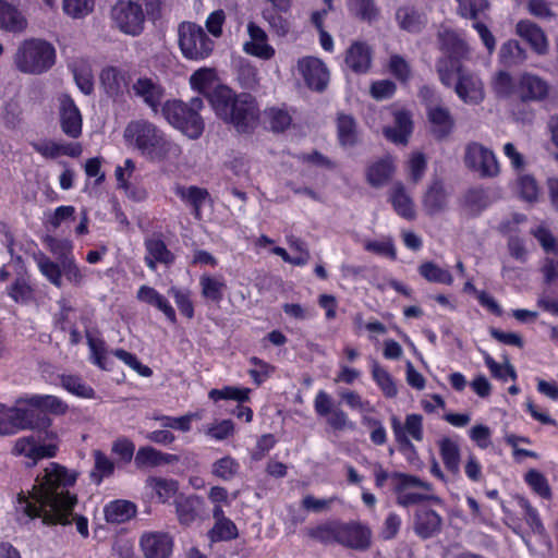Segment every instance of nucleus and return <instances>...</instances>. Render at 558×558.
Returning <instances> with one entry per match:
<instances>
[{
	"mask_svg": "<svg viewBox=\"0 0 558 558\" xmlns=\"http://www.w3.org/2000/svg\"><path fill=\"white\" fill-rule=\"evenodd\" d=\"M215 80V72L211 69L203 68L195 71L190 77L191 86L199 92L201 94H206L209 90L210 85Z\"/></svg>",
	"mask_w": 558,
	"mask_h": 558,
	"instance_id": "e2e57ef3",
	"label": "nucleus"
},
{
	"mask_svg": "<svg viewBox=\"0 0 558 558\" xmlns=\"http://www.w3.org/2000/svg\"><path fill=\"white\" fill-rule=\"evenodd\" d=\"M525 482L533 488V490L543 498H550L551 490L546 477L537 470L531 469L526 472Z\"/></svg>",
	"mask_w": 558,
	"mask_h": 558,
	"instance_id": "680f3d73",
	"label": "nucleus"
},
{
	"mask_svg": "<svg viewBox=\"0 0 558 558\" xmlns=\"http://www.w3.org/2000/svg\"><path fill=\"white\" fill-rule=\"evenodd\" d=\"M395 128H386L384 133L387 138L396 144H407L412 132V120L407 111H398L395 114Z\"/></svg>",
	"mask_w": 558,
	"mask_h": 558,
	"instance_id": "e433bc0d",
	"label": "nucleus"
},
{
	"mask_svg": "<svg viewBox=\"0 0 558 558\" xmlns=\"http://www.w3.org/2000/svg\"><path fill=\"white\" fill-rule=\"evenodd\" d=\"M234 94L235 92L227 85H217L206 94L210 107L222 121L228 117H232L230 108L233 102Z\"/></svg>",
	"mask_w": 558,
	"mask_h": 558,
	"instance_id": "a878e982",
	"label": "nucleus"
},
{
	"mask_svg": "<svg viewBox=\"0 0 558 558\" xmlns=\"http://www.w3.org/2000/svg\"><path fill=\"white\" fill-rule=\"evenodd\" d=\"M40 272L57 288L62 287L61 263L52 262L48 256L40 254L36 257Z\"/></svg>",
	"mask_w": 558,
	"mask_h": 558,
	"instance_id": "49530a36",
	"label": "nucleus"
},
{
	"mask_svg": "<svg viewBox=\"0 0 558 558\" xmlns=\"http://www.w3.org/2000/svg\"><path fill=\"white\" fill-rule=\"evenodd\" d=\"M372 377L386 398H395L398 395V388L393 378L376 361H374L372 364Z\"/></svg>",
	"mask_w": 558,
	"mask_h": 558,
	"instance_id": "c03bdc74",
	"label": "nucleus"
},
{
	"mask_svg": "<svg viewBox=\"0 0 558 558\" xmlns=\"http://www.w3.org/2000/svg\"><path fill=\"white\" fill-rule=\"evenodd\" d=\"M373 49L365 41H354L347 50L345 64L355 73H366L372 65Z\"/></svg>",
	"mask_w": 558,
	"mask_h": 558,
	"instance_id": "4be33fe9",
	"label": "nucleus"
},
{
	"mask_svg": "<svg viewBox=\"0 0 558 558\" xmlns=\"http://www.w3.org/2000/svg\"><path fill=\"white\" fill-rule=\"evenodd\" d=\"M231 118L223 119V122L232 124L238 131L245 132L253 128L259 117V110L255 98L246 93L234 94L230 108Z\"/></svg>",
	"mask_w": 558,
	"mask_h": 558,
	"instance_id": "9d476101",
	"label": "nucleus"
},
{
	"mask_svg": "<svg viewBox=\"0 0 558 558\" xmlns=\"http://www.w3.org/2000/svg\"><path fill=\"white\" fill-rule=\"evenodd\" d=\"M202 295L213 302H220L226 289V282L210 275H203L199 278Z\"/></svg>",
	"mask_w": 558,
	"mask_h": 558,
	"instance_id": "a18cd8bd",
	"label": "nucleus"
},
{
	"mask_svg": "<svg viewBox=\"0 0 558 558\" xmlns=\"http://www.w3.org/2000/svg\"><path fill=\"white\" fill-rule=\"evenodd\" d=\"M418 271L429 282H439L450 286L453 282L449 271L438 267L433 262L423 263L418 267Z\"/></svg>",
	"mask_w": 558,
	"mask_h": 558,
	"instance_id": "603ef678",
	"label": "nucleus"
},
{
	"mask_svg": "<svg viewBox=\"0 0 558 558\" xmlns=\"http://www.w3.org/2000/svg\"><path fill=\"white\" fill-rule=\"evenodd\" d=\"M515 33L525 40L537 54L548 51V39L541 26L531 20H521L515 25Z\"/></svg>",
	"mask_w": 558,
	"mask_h": 558,
	"instance_id": "aec40b11",
	"label": "nucleus"
},
{
	"mask_svg": "<svg viewBox=\"0 0 558 558\" xmlns=\"http://www.w3.org/2000/svg\"><path fill=\"white\" fill-rule=\"evenodd\" d=\"M390 202L398 215L412 220L415 217L414 204L411 197L407 194L402 183L393 184L390 190Z\"/></svg>",
	"mask_w": 558,
	"mask_h": 558,
	"instance_id": "f704fd0d",
	"label": "nucleus"
},
{
	"mask_svg": "<svg viewBox=\"0 0 558 558\" xmlns=\"http://www.w3.org/2000/svg\"><path fill=\"white\" fill-rule=\"evenodd\" d=\"M100 82L107 95L112 98L121 96L128 86L125 75L116 68L104 69Z\"/></svg>",
	"mask_w": 558,
	"mask_h": 558,
	"instance_id": "72a5a7b5",
	"label": "nucleus"
},
{
	"mask_svg": "<svg viewBox=\"0 0 558 558\" xmlns=\"http://www.w3.org/2000/svg\"><path fill=\"white\" fill-rule=\"evenodd\" d=\"M338 543L357 550L371 545V531L359 523H339Z\"/></svg>",
	"mask_w": 558,
	"mask_h": 558,
	"instance_id": "6ab92c4d",
	"label": "nucleus"
},
{
	"mask_svg": "<svg viewBox=\"0 0 558 558\" xmlns=\"http://www.w3.org/2000/svg\"><path fill=\"white\" fill-rule=\"evenodd\" d=\"M438 445L445 466L453 474H458L460 462V449L458 444L450 438H442L439 440Z\"/></svg>",
	"mask_w": 558,
	"mask_h": 558,
	"instance_id": "37998d69",
	"label": "nucleus"
},
{
	"mask_svg": "<svg viewBox=\"0 0 558 558\" xmlns=\"http://www.w3.org/2000/svg\"><path fill=\"white\" fill-rule=\"evenodd\" d=\"M247 33L251 40L246 41L243 49L246 53L269 60L275 56V49L267 44V34L253 22L247 24Z\"/></svg>",
	"mask_w": 558,
	"mask_h": 558,
	"instance_id": "412c9836",
	"label": "nucleus"
},
{
	"mask_svg": "<svg viewBox=\"0 0 558 558\" xmlns=\"http://www.w3.org/2000/svg\"><path fill=\"white\" fill-rule=\"evenodd\" d=\"M203 108V100L192 98L190 102L172 99L167 100L161 108L165 119L175 129L180 130L191 140L198 138L205 128L204 120L198 111Z\"/></svg>",
	"mask_w": 558,
	"mask_h": 558,
	"instance_id": "39448f33",
	"label": "nucleus"
},
{
	"mask_svg": "<svg viewBox=\"0 0 558 558\" xmlns=\"http://www.w3.org/2000/svg\"><path fill=\"white\" fill-rule=\"evenodd\" d=\"M175 193L183 201L187 202L193 206L195 218L201 219V208L205 201L207 199V197L209 196L207 190L201 189L198 186H178L175 189Z\"/></svg>",
	"mask_w": 558,
	"mask_h": 558,
	"instance_id": "a19ab883",
	"label": "nucleus"
},
{
	"mask_svg": "<svg viewBox=\"0 0 558 558\" xmlns=\"http://www.w3.org/2000/svg\"><path fill=\"white\" fill-rule=\"evenodd\" d=\"M517 93L523 102H539L549 96L550 85L544 78L525 72L519 77Z\"/></svg>",
	"mask_w": 558,
	"mask_h": 558,
	"instance_id": "2eb2a0df",
	"label": "nucleus"
},
{
	"mask_svg": "<svg viewBox=\"0 0 558 558\" xmlns=\"http://www.w3.org/2000/svg\"><path fill=\"white\" fill-rule=\"evenodd\" d=\"M239 462L230 456H225L211 465V474L222 481H231L239 472Z\"/></svg>",
	"mask_w": 558,
	"mask_h": 558,
	"instance_id": "de8ad7c7",
	"label": "nucleus"
},
{
	"mask_svg": "<svg viewBox=\"0 0 558 558\" xmlns=\"http://www.w3.org/2000/svg\"><path fill=\"white\" fill-rule=\"evenodd\" d=\"M179 461L175 454L163 453L153 447H141L135 454V465L138 469L156 468L165 464H171Z\"/></svg>",
	"mask_w": 558,
	"mask_h": 558,
	"instance_id": "c85d7f7f",
	"label": "nucleus"
},
{
	"mask_svg": "<svg viewBox=\"0 0 558 558\" xmlns=\"http://www.w3.org/2000/svg\"><path fill=\"white\" fill-rule=\"evenodd\" d=\"M203 504V499L196 495L175 497L174 506L179 522L185 526L192 524L199 515Z\"/></svg>",
	"mask_w": 558,
	"mask_h": 558,
	"instance_id": "bb28decb",
	"label": "nucleus"
},
{
	"mask_svg": "<svg viewBox=\"0 0 558 558\" xmlns=\"http://www.w3.org/2000/svg\"><path fill=\"white\" fill-rule=\"evenodd\" d=\"M463 160L466 168L480 178H496L500 173L495 154L480 143L474 142L466 145Z\"/></svg>",
	"mask_w": 558,
	"mask_h": 558,
	"instance_id": "1a4fd4ad",
	"label": "nucleus"
},
{
	"mask_svg": "<svg viewBox=\"0 0 558 558\" xmlns=\"http://www.w3.org/2000/svg\"><path fill=\"white\" fill-rule=\"evenodd\" d=\"M391 478L396 483L395 492L397 493L398 505L402 507H410L430 498L426 495L408 492V489L411 487H421L427 492L432 490V485L422 481L420 477L405 473L395 472L391 474Z\"/></svg>",
	"mask_w": 558,
	"mask_h": 558,
	"instance_id": "9b49d317",
	"label": "nucleus"
},
{
	"mask_svg": "<svg viewBox=\"0 0 558 558\" xmlns=\"http://www.w3.org/2000/svg\"><path fill=\"white\" fill-rule=\"evenodd\" d=\"M439 50L442 56L436 61V72L441 61H451L452 65H463L462 61L469 58L470 49L466 43L453 31L442 29L438 33Z\"/></svg>",
	"mask_w": 558,
	"mask_h": 558,
	"instance_id": "f8f14e48",
	"label": "nucleus"
},
{
	"mask_svg": "<svg viewBox=\"0 0 558 558\" xmlns=\"http://www.w3.org/2000/svg\"><path fill=\"white\" fill-rule=\"evenodd\" d=\"M56 63V49L52 44L39 38L25 39L14 54L19 71L39 75L49 71Z\"/></svg>",
	"mask_w": 558,
	"mask_h": 558,
	"instance_id": "423d86ee",
	"label": "nucleus"
},
{
	"mask_svg": "<svg viewBox=\"0 0 558 558\" xmlns=\"http://www.w3.org/2000/svg\"><path fill=\"white\" fill-rule=\"evenodd\" d=\"M172 547V537L165 532H146L141 537V548L145 558H168Z\"/></svg>",
	"mask_w": 558,
	"mask_h": 558,
	"instance_id": "a211bd4d",
	"label": "nucleus"
},
{
	"mask_svg": "<svg viewBox=\"0 0 558 558\" xmlns=\"http://www.w3.org/2000/svg\"><path fill=\"white\" fill-rule=\"evenodd\" d=\"M31 402L37 405L39 411L46 414L50 412L52 414L61 415L64 414L68 405L54 396H34L31 398Z\"/></svg>",
	"mask_w": 558,
	"mask_h": 558,
	"instance_id": "5fc2aeb1",
	"label": "nucleus"
},
{
	"mask_svg": "<svg viewBox=\"0 0 558 558\" xmlns=\"http://www.w3.org/2000/svg\"><path fill=\"white\" fill-rule=\"evenodd\" d=\"M298 71L308 88L323 92L329 83V71L325 63L315 57H304L298 61Z\"/></svg>",
	"mask_w": 558,
	"mask_h": 558,
	"instance_id": "ddd939ff",
	"label": "nucleus"
},
{
	"mask_svg": "<svg viewBox=\"0 0 558 558\" xmlns=\"http://www.w3.org/2000/svg\"><path fill=\"white\" fill-rule=\"evenodd\" d=\"M338 138L342 146L352 147L357 142L355 120L348 114H339L337 120Z\"/></svg>",
	"mask_w": 558,
	"mask_h": 558,
	"instance_id": "79ce46f5",
	"label": "nucleus"
},
{
	"mask_svg": "<svg viewBox=\"0 0 558 558\" xmlns=\"http://www.w3.org/2000/svg\"><path fill=\"white\" fill-rule=\"evenodd\" d=\"M59 114L62 132L71 138L80 137L82 134V116L70 96L63 95L60 98Z\"/></svg>",
	"mask_w": 558,
	"mask_h": 558,
	"instance_id": "f3484780",
	"label": "nucleus"
},
{
	"mask_svg": "<svg viewBox=\"0 0 558 558\" xmlns=\"http://www.w3.org/2000/svg\"><path fill=\"white\" fill-rule=\"evenodd\" d=\"M203 432L213 439L225 440L234 434V423L231 420H221L205 425Z\"/></svg>",
	"mask_w": 558,
	"mask_h": 558,
	"instance_id": "13d9d810",
	"label": "nucleus"
},
{
	"mask_svg": "<svg viewBox=\"0 0 558 558\" xmlns=\"http://www.w3.org/2000/svg\"><path fill=\"white\" fill-rule=\"evenodd\" d=\"M134 94L156 113L158 106L163 97V89L160 85L147 77H140L132 85Z\"/></svg>",
	"mask_w": 558,
	"mask_h": 558,
	"instance_id": "cd10ccee",
	"label": "nucleus"
},
{
	"mask_svg": "<svg viewBox=\"0 0 558 558\" xmlns=\"http://www.w3.org/2000/svg\"><path fill=\"white\" fill-rule=\"evenodd\" d=\"M27 26L26 16L16 5L7 0H0V29L23 33Z\"/></svg>",
	"mask_w": 558,
	"mask_h": 558,
	"instance_id": "b1692460",
	"label": "nucleus"
},
{
	"mask_svg": "<svg viewBox=\"0 0 558 558\" xmlns=\"http://www.w3.org/2000/svg\"><path fill=\"white\" fill-rule=\"evenodd\" d=\"M267 118L272 131L282 132L290 126L292 118L288 111L280 108H270L267 112Z\"/></svg>",
	"mask_w": 558,
	"mask_h": 558,
	"instance_id": "338daca9",
	"label": "nucleus"
},
{
	"mask_svg": "<svg viewBox=\"0 0 558 558\" xmlns=\"http://www.w3.org/2000/svg\"><path fill=\"white\" fill-rule=\"evenodd\" d=\"M147 483L155 490L161 502H167L178 490V484L173 480L150 477L147 480Z\"/></svg>",
	"mask_w": 558,
	"mask_h": 558,
	"instance_id": "6e6d98bb",
	"label": "nucleus"
},
{
	"mask_svg": "<svg viewBox=\"0 0 558 558\" xmlns=\"http://www.w3.org/2000/svg\"><path fill=\"white\" fill-rule=\"evenodd\" d=\"M238 535V527L230 519L215 522L208 532V536L211 542H228L236 538Z\"/></svg>",
	"mask_w": 558,
	"mask_h": 558,
	"instance_id": "8fccbe9b",
	"label": "nucleus"
},
{
	"mask_svg": "<svg viewBox=\"0 0 558 558\" xmlns=\"http://www.w3.org/2000/svg\"><path fill=\"white\" fill-rule=\"evenodd\" d=\"M51 425L47 414L31 402V398L0 414V435H13L17 430H44Z\"/></svg>",
	"mask_w": 558,
	"mask_h": 558,
	"instance_id": "0eeeda50",
	"label": "nucleus"
},
{
	"mask_svg": "<svg viewBox=\"0 0 558 558\" xmlns=\"http://www.w3.org/2000/svg\"><path fill=\"white\" fill-rule=\"evenodd\" d=\"M347 5L350 13L362 22L373 23L380 14L375 0H347Z\"/></svg>",
	"mask_w": 558,
	"mask_h": 558,
	"instance_id": "58836bf2",
	"label": "nucleus"
},
{
	"mask_svg": "<svg viewBox=\"0 0 558 558\" xmlns=\"http://www.w3.org/2000/svg\"><path fill=\"white\" fill-rule=\"evenodd\" d=\"M423 206L430 216L439 214L447 207V193L440 182H434L423 198Z\"/></svg>",
	"mask_w": 558,
	"mask_h": 558,
	"instance_id": "c9c22d12",
	"label": "nucleus"
},
{
	"mask_svg": "<svg viewBox=\"0 0 558 558\" xmlns=\"http://www.w3.org/2000/svg\"><path fill=\"white\" fill-rule=\"evenodd\" d=\"M95 0H62V10L65 15L78 20L90 14Z\"/></svg>",
	"mask_w": 558,
	"mask_h": 558,
	"instance_id": "3c124183",
	"label": "nucleus"
},
{
	"mask_svg": "<svg viewBox=\"0 0 558 558\" xmlns=\"http://www.w3.org/2000/svg\"><path fill=\"white\" fill-rule=\"evenodd\" d=\"M339 522L322 524L308 530V536L324 544L338 543Z\"/></svg>",
	"mask_w": 558,
	"mask_h": 558,
	"instance_id": "4d7b16f0",
	"label": "nucleus"
},
{
	"mask_svg": "<svg viewBox=\"0 0 558 558\" xmlns=\"http://www.w3.org/2000/svg\"><path fill=\"white\" fill-rule=\"evenodd\" d=\"M179 47L190 60H203L214 50V41L202 26L192 22H182L178 27Z\"/></svg>",
	"mask_w": 558,
	"mask_h": 558,
	"instance_id": "6e6552de",
	"label": "nucleus"
},
{
	"mask_svg": "<svg viewBox=\"0 0 558 558\" xmlns=\"http://www.w3.org/2000/svg\"><path fill=\"white\" fill-rule=\"evenodd\" d=\"M145 263L150 270H156L157 263L170 265L174 255L168 250L160 234H154L145 240Z\"/></svg>",
	"mask_w": 558,
	"mask_h": 558,
	"instance_id": "5701e85b",
	"label": "nucleus"
},
{
	"mask_svg": "<svg viewBox=\"0 0 558 558\" xmlns=\"http://www.w3.org/2000/svg\"><path fill=\"white\" fill-rule=\"evenodd\" d=\"M104 512L107 522L123 523L135 515L136 507L131 501L119 499L108 504Z\"/></svg>",
	"mask_w": 558,
	"mask_h": 558,
	"instance_id": "4c0bfd02",
	"label": "nucleus"
},
{
	"mask_svg": "<svg viewBox=\"0 0 558 558\" xmlns=\"http://www.w3.org/2000/svg\"><path fill=\"white\" fill-rule=\"evenodd\" d=\"M136 298L140 302L151 305L162 312L171 323H175L177 316L173 307L169 304L168 300L154 288L149 286H141Z\"/></svg>",
	"mask_w": 558,
	"mask_h": 558,
	"instance_id": "7c9ffc66",
	"label": "nucleus"
},
{
	"mask_svg": "<svg viewBox=\"0 0 558 558\" xmlns=\"http://www.w3.org/2000/svg\"><path fill=\"white\" fill-rule=\"evenodd\" d=\"M57 444L50 442L46 445H37L33 436H27L21 437L15 441L12 448V453L15 456H24L32 460V463L28 464V466H33L40 459L53 458L57 453Z\"/></svg>",
	"mask_w": 558,
	"mask_h": 558,
	"instance_id": "dca6fc26",
	"label": "nucleus"
},
{
	"mask_svg": "<svg viewBox=\"0 0 558 558\" xmlns=\"http://www.w3.org/2000/svg\"><path fill=\"white\" fill-rule=\"evenodd\" d=\"M518 189L521 197L529 202L534 203L538 199L539 189L536 180L531 175H522L518 180Z\"/></svg>",
	"mask_w": 558,
	"mask_h": 558,
	"instance_id": "69168bd1",
	"label": "nucleus"
},
{
	"mask_svg": "<svg viewBox=\"0 0 558 558\" xmlns=\"http://www.w3.org/2000/svg\"><path fill=\"white\" fill-rule=\"evenodd\" d=\"M250 389H240L236 387L227 386L222 389H211L208 393L209 398L214 401L218 400H236L244 402L250 399Z\"/></svg>",
	"mask_w": 558,
	"mask_h": 558,
	"instance_id": "bf43d9fd",
	"label": "nucleus"
},
{
	"mask_svg": "<svg viewBox=\"0 0 558 558\" xmlns=\"http://www.w3.org/2000/svg\"><path fill=\"white\" fill-rule=\"evenodd\" d=\"M160 15L161 0H121L110 12L114 27L133 37L143 33L146 16L157 20Z\"/></svg>",
	"mask_w": 558,
	"mask_h": 558,
	"instance_id": "7ed1b4c3",
	"label": "nucleus"
},
{
	"mask_svg": "<svg viewBox=\"0 0 558 558\" xmlns=\"http://www.w3.org/2000/svg\"><path fill=\"white\" fill-rule=\"evenodd\" d=\"M441 526L442 519L436 511L427 508L416 511L414 531L420 537L430 538L441 531Z\"/></svg>",
	"mask_w": 558,
	"mask_h": 558,
	"instance_id": "393cba45",
	"label": "nucleus"
},
{
	"mask_svg": "<svg viewBox=\"0 0 558 558\" xmlns=\"http://www.w3.org/2000/svg\"><path fill=\"white\" fill-rule=\"evenodd\" d=\"M399 27L408 33H420L426 25L427 19L412 5H403L396 11Z\"/></svg>",
	"mask_w": 558,
	"mask_h": 558,
	"instance_id": "c756f323",
	"label": "nucleus"
},
{
	"mask_svg": "<svg viewBox=\"0 0 558 558\" xmlns=\"http://www.w3.org/2000/svg\"><path fill=\"white\" fill-rule=\"evenodd\" d=\"M438 77L446 87H453L458 97L465 104L477 105L484 99L482 81L464 65H452L451 61H441Z\"/></svg>",
	"mask_w": 558,
	"mask_h": 558,
	"instance_id": "20e7f679",
	"label": "nucleus"
},
{
	"mask_svg": "<svg viewBox=\"0 0 558 558\" xmlns=\"http://www.w3.org/2000/svg\"><path fill=\"white\" fill-rule=\"evenodd\" d=\"M129 145L138 149L151 160H162L178 156L180 148L169 141L165 133L147 120L131 121L123 134Z\"/></svg>",
	"mask_w": 558,
	"mask_h": 558,
	"instance_id": "f03ea898",
	"label": "nucleus"
},
{
	"mask_svg": "<svg viewBox=\"0 0 558 558\" xmlns=\"http://www.w3.org/2000/svg\"><path fill=\"white\" fill-rule=\"evenodd\" d=\"M389 70L392 75L401 82H407L412 74L410 64L403 57L399 54H392L390 57Z\"/></svg>",
	"mask_w": 558,
	"mask_h": 558,
	"instance_id": "774afa93",
	"label": "nucleus"
},
{
	"mask_svg": "<svg viewBox=\"0 0 558 558\" xmlns=\"http://www.w3.org/2000/svg\"><path fill=\"white\" fill-rule=\"evenodd\" d=\"M458 13L464 19L476 20L480 13L489 8L487 0H457Z\"/></svg>",
	"mask_w": 558,
	"mask_h": 558,
	"instance_id": "052dcab7",
	"label": "nucleus"
},
{
	"mask_svg": "<svg viewBox=\"0 0 558 558\" xmlns=\"http://www.w3.org/2000/svg\"><path fill=\"white\" fill-rule=\"evenodd\" d=\"M76 481V474L70 473L58 463H50L43 476H37L28 495L19 494V502L31 518H40L46 525L71 523L70 517L76 505V496L69 487Z\"/></svg>",
	"mask_w": 558,
	"mask_h": 558,
	"instance_id": "f257e3e1",
	"label": "nucleus"
},
{
	"mask_svg": "<svg viewBox=\"0 0 558 558\" xmlns=\"http://www.w3.org/2000/svg\"><path fill=\"white\" fill-rule=\"evenodd\" d=\"M391 427L396 437V441L401 448L414 450L409 436L416 441L423 440V417L420 414H409L402 425L397 416L391 418Z\"/></svg>",
	"mask_w": 558,
	"mask_h": 558,
	"instance_id": "4468645a",
	"label": "nucleus"
},
{
	"mask_svg": "<svg viewBox=\"0 0 558 558\" xmlns=\"http://www.w3.org/2000/svg\"><path fill=\"white\" fill-rule=\"evenodd\" d=\"M61 270L62 275H64L65 279L76 286L80 287L83 284L85 275L83 270L78 267L73 256L65 257L61 260Z\"/></svg>",
	"mask_w": 558,
	"mask_h": 558,
	"instance_id": "0e129e2a",
	"label": "nucleus"
},
{
	"mask_svg": "<svg viewBox=\"0 0 558 558\" xmlns=\"http://www.w3.org/2000/svg\"><path fill=\"white\" fill-rule=\"evenodd\" d=\"M489 204V198L483 187L469 189L463 197V208L472 216L480 215Z\"/></svg>",
	"mask_w": 558,
	"mask_h": 558,
	"instance_id": "ea45409f",
	"label": "nucleus"
},
{
	"mask_svg": "<svg viewBox=\"0 0 558 558\" xmlns=\"http://www.w3.org/2000/svg\"><path fill=\"white\" fill-rule=\"evenodd\" d=\"M393 172V160L390 157H386L368 166L366 180L373 187H381L390 180Z\"/></svg>",
	"mask_w": 558,
	"mask_h": 558,
	"instance_id": "2f4dec72",
	"label": "nucleus"
},
{
	"mask_svg": "<svg viewBox=\"0 0 558 558\" xmlns=\"http://www.w3.org/2000/svg\"><path fill=\"white\" fill-rule=\"evenodd\" d=\"M154 420L159 421L163 428H172L182 433H187L192 428V422L194 420H199V415L197 413H187L179 417L155 415Z\"/></svg>",
	"mask_w": 558,
	"mask_h": 558,
	"instance_id": "09e8293b",
	"label": "nucleus"
},
{
	"mask_svg": "<svg viewBox=\"0 0 558 558\" xmlns=\"http://www.w3.org/2000/svg\"><path fill=\"white\" fill-rule=\"evenodd\" d=\"M499 56L500 60L506 64H519L526 58L524 49L513 39L501 45Z\"/></svg>",
	"mask_w": 558,
	"mask_h": 558,
	"instance_id": "864d4df0",
	"label": "nucleus"
},
{
	"mask_svg": "<svg viewBox=\"0 0 558 558\" xmlns=\"http://www.w3.org/2000/svg\"><path fill=\"white\" fill-rule=\"evenodd\" d=\"M427 117L433 125V132L438 138H442L451 132L453 119L446 107L437 105L429 107L427 109Z\"/></svg>",
	"mask_w": 558,
	"mask_h": 558,
	"instance_id": "473e14b6",
	"label": "nucleus"
}]
</instances>
